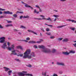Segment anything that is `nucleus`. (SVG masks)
I'll use <instances>...</instances> for the list:
<instances>
[{
	"instance_id": "9",
	"label": "nucleus",
	"mask_w": 76,
	"mask_h": 76,
	"mask_svg": "<svg viewBox=\"0 0 76 76\" xmlns=\"http://www.w3.org/2000/svg\"><path fill=\"white\" fill-rule=\"evenodd\" d=\"M62 41L64 42H66L68 41H69V39L67 38H65V39H64Z\"/></svg>"
},
{
	"instance_id": "48",
	"label": "nucleus",
	"mask_w": 76,
	"mask_h": 76,
	"mask_svg": "<svg viewBox=\"0 0 76 76\" xmlns=\"http://www.w3.org/2000/svg\"><path fill=\"white\" fill-rule=\"evenodd\" d=\"M34 48H37V45H34Z\"/></svg>"
},
{
	"instance_id": "32",
	"label": "nucleus",
	"mask_w": 76,
	"mask_h": 76,
	"mask_svg": "<svg viewBox=\"0 0 76 76\" xmlns=\"http://www.w3.org/2000/svg\"><path fill=\"white\" fill-rule=\"evenodd\" d=\"M0 10L1 11H4V10H6L5 9H3V8H0Z\"/></svg>"
},
{
	"instance_id": "58",
	"label": "nucleus",
	"mask_w": 76,
	"mask_h": 76,
	"mask_svg": "<svg viewBox=\"0 0 76 76\" xmlns=\"http://www.w3.org/2000/svg\"><path fill=\"white\" fill-rule=\"evenodd\" d=\"M49 26H50V27H53V26L52 25H48Z\"/></svg>"
},
{
	"instance_id": "24",
	"label": "nucleus",
	"mask_w": 76,
	"mask_h": 76,
	"mask_svg": "<svg viewBox=\"0 0 76 76\" xmlns=\"http://www.w3.org/2000/svg\"><path fill=\"white\" fill-rule=\"evenodd\" d=\"M53 17H55V18H58L59 17V15H54L53 16Z\"/></svg>"
},
{
	"instance_id": "7",
	"label": "nucleus",
	"mask_w": 76,
	"mask_h": 76,
	"mask_svg": "<svg viewBox=\"0 0 76 76\" xmlns=\"http://www.w3.org/2000/svg\"><path fill=\"white\" fill-rule=\"evenodd\" d=\"M5 37H3L0 38V43L2 44L5 41Z\"/></svg>"
},
{
	"instance_id": "52",
	"label": "nucleus",
	"mask_w": 76,
	"mask_h": 76,
	"mask_svg": "<svg viewBox=\"0 0 76 76\" xmlns=\"http://www.w3.org/2000/svg\"><path fill=\"white\" fill-rule=\"evenodd\" d=\"M43 39H40V42H42V41H43Z\"/></svg>"
},
{
	"instance_id": "12",
	"label": "nucleus",
	"mask_w": 76,
	"mask_h": 76,
	"mask_svg": "<svg viewBox=\"0 0 76 76\" xmlns=\"http://www.w3.org/2000/svg\"><path fill=\"white\" fill-rule=\"evenodd\" d=\"M30 56H31V58H32V57H35V54L34 52H32L30 54Z\"/></svg>"
},
{
	"instance_id": "20",
	"label": "nucleus",
	"mask_w": 76,
	"mask_h": 76,
	"mask_svg": "<svg viewBox=\"0 0 76 76\" xmlns=\"http://www.w3.org/2000/svg\"><path fill=\"white\" fill-rule=\"evenodd\" d=\"M56 49H52V53H56Z\"/></svg>"
},
{
	"instance_id": "26",
	"label": "nucleus",
	"mask_w": 76,
	"mask_h": 76,
	"mask_svg": "<svg viewBox=\"0 0 76 76\" xmlns=\"http://www.w3.org/2000/svg\"><path fill=\"white\" fill-rule=\"evenodd\" d=\"M13 17L14 18H17L18 17V15L17 14H14L13 15Z\"/></svg>"
},
{
	"instance_id": "39",
	"label": "nucleus",
	"mask_w": 76,
	"mask_h": 76,
	"mask_svg": "<svg viewBox=\"0 0 76 76\" xmlns=\"http://www.w3.org/2000/svg\"><path fill=\"white\" fill-rule=\"evenodd\" d=\"M3 28H4V27L3 26H2L1 25H0V28L1 29H3Z\"/></svg>"
},
{
	"instance_id": "46",
	"label": "nucleus",
	"mask_w": 76,
	"mask_h": 76,
	"mask_svg": "<svg viewBox=\"0 0 76 76\" xmlns=\"http://www.w3.org/2000/svg\"><path fill=\"white\" fill-rule=\"evenodd\" d=\"M23 13V12H19V11L17 12L16 13Z\"/></svg>"
},
{
	"instance_id": "45",
	"label": "nucleus",
	"mask_w": 76,
	"mask_h": 76,
	"mask_svg": "<svg viewBox=\"0 0 76 76\" xmlns=\"http://www.w3.org/2000/svg\"><path fill=\"white\" fill-rule=\"evenodd\" d=\"M35 7H37V8H38V9H40L39 7V6L38 5H36Z\"/></svg>"
},
{
	"instance_id": "13",
	"label": "nucleus",
	"mask_w": 76,
	"mask_h": 76,
	"mask_svg": "<svg viewBox=\"0 0 76 76\" xmlns=\"http://www.w3.org/2000/svg\"><path fill=\"white\" fill-rule=\"evenodd\" d=\"M4 70L5 72H9V70H10V69L7 67H4Z\"/></svg>"
},
{
	"instance_id": "23",
	"label": "nucleus",
	"mask_w": 76,
	"mask_h": 76,
	"mask_svg": "<svg viewBox=\"0 0 76 76\" xmlns=\"http://www.w3.org/2000/svg\"><path fill=\"white\" fill-rule=\"evenodd\" d=\"M11 44V43L10 42H7V45L8 46V47H10V45Z\"/></svg>"
},
{
	"instance_id": "30",
	"label": "nucleus",
	"mask_w": 76,
	"mask_h": 76,
	"mask_svg": "<svg viewBox=\"0 0 76 76\" xmlns=\"http://www.w3.org/2000/svg\"><path fill=\"white\" fill-rule=\"evenodd\" d=\"M46 34L47 35H51V33L50 32H47L46 33Z\"/></svg>"
},
{
	"instance_id": "38",
	"label": "nucleus",
	"mask_w": 76,
	"mask_h": 76,
	"mask_svg": "<svg viewBox=\"0 0 76 76\" xmlns=\"http://www.w3.org/2000/svg\"><path fill=\"white\" fill-rule=\"evenodd\" d=\"M4 18V16L3 15H1L0 16V19H1V18Z\"/></svg>"
},
{
	"instance_id": "47",
	"label": "nucleus",
	"mask_w": 76,
	"mask_h": 76,
	"mask_svg": "<svg viewBox=\"0 0 76 76\" xmlns=\"http://www.w3.org/2000/svg\"><path fill=\"white\" fill-rule=\"evenodd\" d=\"M53 76H58V75H57L56 74H54Z\"/></svg>"
},
{
	"instance_id": "50",
	"label": "nucleus",
	"mask_w": 76,
	"mask_h": 76,
	"mask_svg": "<svg viewBox=\"0 0 76 76\" xmlns=\"http://www.w3.org/2000/svg\"><path fill=\"white\" fill-rule=\"evenodd\" d=\"M15 60H16V61H20V60H19V59H15Z\"/></svg>"
},
{
	"instance_id": "44",
	"label": "nucleus",
	"mask_w": 76,
	"mask_h": 76,
	"mask_svg": "<svg viewBox=\"0 0 76 76\" xmlns=\"http://www.w3.org/2000/svg\"><path fill=\"white\" fill-rule=\"evenodd\" d=\"M20 19H22V18H23V16H22V15L20 16Z\"/></svg>"
},
{
	"instance_id": "6",
	"label": "nucleus",
	"mask_w": 76,
	"mask_h": 76,
	"mask_svg": "<svg viewBox=\"0 0 76 76\" xmlns=\"http://www.w3.org/2000/svg\"><path fill=\"white\" fill-rule=\"evenodd\" d=\"M40 17L42 18V19L43 20H51V19L50 17H48V18H45V16L42 15H40Z\"/></svg>"
},
{
	"instance_id": "28",
	"label": "nucleus",
	"mask_w": 76,
	"mask_h": 76,
	"mask_svg": "<svg viewBox=\"0 0 76 76\" xmlns=\"http://www.w3.org/2000/svg\"><path fill=\"white\" fill-rule=\"evenodd\" d=\"M66 26V25L58 26L57 27V28H62V27H63V26Z\"/></svg>"
},
{
	"instance_id": "29",
	"label": "nucleus",
	"mask_w": 76,
	"mask_h": 76,
	"mask_svg": "<svg viewBox=\"0 0 76 76\" xmlns=\"http://www.w3.org/2000/svg\"><path fill=\"white\" fill-rule=\"evenodd\" d=\"M64 63L63 62H61V64L60 65L61 66H64Z\"/></svg>"
},
{
	"instance_id": "27",
	"label": "nucleus",
	"mask_w": 76,
	"mask_h": 76,
	"mask_svg": "<svg viewBox=\"0 0 76 76\" xmlns=\"http://www.w3.org/2000/svg\"><path fill=\"white\" fill-rule=\"evenodd\" d=\"M70 29H71V30H72V31H74L75 30V28L71 27L70 28Z\"/></svg>"
},
{
	"instance_id": "4",
	"label": "nucleus",
	"mask_w": 76,
	"mask_h": 76,
	"mask_svg": "<svg viewBox=\"0 0 76 76\" xmlns=\"http://www.w3.org/2000/svg\"><path fill=\"white\" fill-rule=\"evenodd\" d=\"M17 51V52H18V53L19 52V51L18 50H13L12 51V53L11 54V55H12V54H13L14 55H15V56H17L18 57H19L20 56V57H23V54L21 53L20 54L17 55V53L16 52Z\"/></svg>"
},
{
	"instance_id": "49",
	"label": "nucleus",
	"mask_w": 76,
	"mask_h": 76,
	"mask_svg": "<svg viewBox=\"0 0 76 76\" xmlns=\"http://www.w3.org/2000/svg\"><path fill=\"white\" fill-rule=\"evenodd\" d=\"M41 30L44 32H45V31L44 30V29L43 28H41Z\"/></svg>"
},
{
	"instance_id": "36",
	"label": "nucleus",
	"mask_w": 76,
	"mask_h": 76,
	"mask_svg": "<svg viewBox=\"0 0 76 76\" xmlns=\"http://www.w3.org/2000/svg\"><path fill=\"white\" fill-rule=\"evenodd\" d=\"M27 76H33V75L32 74H28Z\"/></svg>"
},
{
	"instance_id": "33",
	"label": "nucleus",
	"mask_w": 76,
	"mask_h": 76,
	"mask_svg": "<svg viewBox=\"0 0 76 76\" xmlns=\"http://www.w3.org/2000/svg\"><path fill=\"white\" fill-rule=\"evenodd\" d=\"M63 39V38H58V41H61V40Z\"/></svg>"
},
{
	"instance_id": "61",
	"label": "nucleus",
	"mask_w": 76,
	"mask_h": 76,
	"mask_svg": "<svg viewBox=\"0 0 76 76\" xmlns=\"http://www.w3.org/2000/svg\"><path fill=\"white\" fill-rule=\"evenodd\" d=\"M30 7L31 8V9H34V8H33V7H31L30 6V7Z\"/></svg>"
},
{
	"instance_id": "42",
	"label": "nucleus",
	"mask_w": 76,
	"mask_h": 76,
	"mask_svg": "<svg viewBox=\"0 0 76 76\" xmlns=\"http://www.w3.org/2000/svg\"><path fill=\"white\" fill-rule=\"evenodd\" d=\"M26 39L27 40H28V41H29V40H30V38H29V37H27L26 38Z\"/></svg>"
},
{
	"instance_id": "31",
	"label": "nucleus",
	"mask_w": 76,
	"mask_h": 76,
	"mask_svg": "<svg viewBox=\"0 0 76 76\" xmlns=\"http://www.w3.org/2000/svg\"><path fill=\"white\" fill-rule=\"evenodd\" d=\"M50 39H53L55 38V37L54 36H52L50 37Z\"/></svg>"
},
{
	"instance_id": "51",
	"label": "nucleus",
	"mask_w": 76,
	"mask_h": 76,
	"mask_svg": "<svg viewBox=\"0 0 76 76\" xmlns=\"http://www.w3.org/2000/svg\"><path fill=\"white\" fill-rule=\"evenodd\" d=\"M53 11H54V12H58V11L57 10H53Z\"/></svg>"
},
{
	"instance_id": "10",
	"label": "nucleus",
	"mask_w": 76,
	"mask_h": 76,
	"mask_svg": "<svg viewBox=\"0 0 76 76\" xmlns=\"http://www.w3.org/2000/svg\"><path fill=\"white\" fill-rule=\"evenodd\" d=\"M28 31L29 32H31V33H33V34H35V35H37V33L35 32L34 31L31 30H28Z\"/></svg>"
},
{
	"instance_id": "15",
	"label": "nucleus",
	"mask_w": 76,
	"mask_h": 76,
	"mask_svg": "<svg viewBox=\"0 0 76 76\" xmlns=\"http://www.w3.org/2000/svg\"><path fill=\"white\" fill-rule=\"evenodd\" d=\"M12 72V70H9L7 72L8 75H11V74Z\"/></svg>"
},
{
	"instance_id": "55",
	"label": "nucleus",
	"mask_w": 76,
	"mask_h": 76,
	"mask_svg": "<svg viewBox=\"0 0 76 76\" xmlns=\"http://www.w3.org/2000/svg\"><path fill=\"white\" fill-rule=\"evenodd\" d=\"M23 41H25V42H28V40H23Z\"/></svg>"
},
{
	"instance_id": "11",
	"label": "nucleus",
	"mask_w": 76,
	"mask_h": 76,
	"mask_svg": "<svg viewBox=\"0 0 76 76\" xmlns=\"http://www.w3.org/2000/svg\"><path fill=\"white\" fill-rule=\"evenodd\" d=\"M17 49H20L21 50H23V48L21 46H18L17 47Z\"/></svg>"
},
{
	"instance_id": "2",
	"label": "nucleus",
	"mask_w": 76,
	"mask_h": 76,
	"mask_svg": "<svg viewBox=\"0 0 76 76\" xmlns=\"http://www.w3.org/2000/svg\"><path fill=\"white\" fill-rule=\"evenodd\" d=\"M2 48H3L4 49H7L8 50L10 51H11L12 50H14L15 49H14L15 48V45H11V47H7V44H6V42H4L3 45L1 46Z\"/></svg>"
},
{
	"instance_id": "1",
	"label": "nucleus",
	"mask_w": 76,
	"mask_h": 76,
	"mask_svg": "<svg viewBox=\"0 0 76 76\" xmlns=\"http://www.w3.org/2000/svg\"><path fill=\"white\" fill-rule=\"evenodd\" d=\"M31 53V50L30 49H27L23 53L24 56H23V58H27L29 59L31 58V56H30Z\"/></svg>"
},
{
	"instance_id": "22",
	"label": "nucleus",
	"mask_w": 76,
	"mask_h": 76,
	"mask_svg": "<svg viewBox=\"0 0 76 76\" xmlns=\"http://www.w3.org/2000/svg\"><path fill=\"white\" fill-rule=\"evenodd\" d=\"M70 53H73L74 54V53H75V51H72L71 50L69 52V54Z\"/></svg>"
},
{
	"instance_id": "57",
	"label": "nucleus",
	"mask_w": 76,
	"mask_h": 76,
	"mask_svg": "<svg viewBox=\"0 0 76 76\" xmlns=\"http://www.w3.org/2000/svg\"><path fill=\"white\" fill-rule=\"evenodd\" d=\"M3 14V12L2 11H0V15Z\"/></svg>"
},
{
	"instance_id": "35",
	"label": "nucleus",
	"mask_w": 76,
	"mask_h": 76,
	"mask_svg": "<svg viewBox=\"0 0 76 76\" xmlns=\"http://www.w3.org/2000/svg\"><path fill=\"white\" fill-rule=\"evenodd\" d=\"M66 20H67V21L68 20V21H69V22L71 21V22H72V21H73V20H72L70 19H68Z\"/></svg>"
},
{
	"instance_id": "21",
	"label": "nucleus",
	"mask_w": 76,
	"mask_h": 76,
	"mask_svg": "<svg viewBox=\"0 0 76 76\" xmlns=\"http://www.w3.org/2000/svg\"><path fill=\"white\" fill-rule=\"evenodd\" d=\"M24 4L26 7H30V6H29V5H28L27 4L25 3H24Z\"/></svg>"
},
{
	"instance_id": "3",
	"label": "nucleus",
	"mask_w": 76,
	"mask_h": 76,
	"mask_svg": "<svg viewBox=\"0 0 76 76\" xmlns=\"http://www.w3.org/2000/svg\"><path fill=\"white\" fill-rule=\"evenodd\" d=\"M39 48H42V51L45 53H51V50L45 48V46L43 45L38 46Z\"/></svg>"
},
{
	"instance_id": "63",
	"label": "nucleus",
	"mask_w": 76,
	"mask_h": 76,
	"mask_svg": "<svg viewBox=\"0 0 76 76\" xmlns=\"http://www.w3.org/2000/svg\"><path fill=\"white\" fill-rule=\"evenodd\" d=\"M39 12H42V10H41V9H40V8L39 9Z\"/></svg>"
},
{
	"instance_id": "41",
	"label": "nucleus",
	"mask_w": 76,
	"mask_h": 76,
	"mask_svg": "<svg viewBox=\"0 0 76 76\" xmlns=\"http://www.w3.org/2000/svg\"><path fill=\"white\" fill-rule=\"evenodd\" d=\"M7 23H12V21H11L7 20Z\"/></svg>"
},
{
	"instance_id": "8",
	"label": "nucleus",
	"mask_w": 76,
	"mask_h": 76,
	"mask_svg": "<svg viewBox=\"0 0 76 76\" xmlns=\"http://www.w3.org/2000/svg\"><path fill=\"white\" fill-rule=\"evenodd\" d=\"M4 14H6V15L10 14V15H12L13 14V12H10L9 11H4Z\"/></svg>"
},
{
	"instance_id": "56",
	"label": "nucleus",
	"mask_w": 76,
	"mask_h": 76,
	"mask_svg": "<svg viewBox=\"0 0 76 76\" xmlns=\"http://www.w3.org/2000/svg\"><path fill=\"white\" fill-rule=\"evenodd\" d=\"M14 31H15V32H16V31H18V30H16V29H14Z\"/></svg>"
},
{
	"instance_id": "14",
	"label": "nucleus",
	"mask_w": 76,
	"mask_h": 76,
	"mask_svg": "<svg viewBox=\"0 0 76 76\" xmlns=\"http://www.w3.org/2000/svg\"><path fill=\"white\" fill-rule=\"evenodd\" d=\"M63 54H64V55H66V56H67L69 55L70 54L69 52L68 53L67 52H63Z\"/></svg>"
},
{
	"instance_id": "40",
	"label": "nucleus",
	"mask_w": 76,
	"mask_h": 76,
	"mask_svg": "<svg viewBox=\"0 0 76 76\" xmlns=\"http://www.w3.org/2000/svg\"><path fill=\"white\" fill-rule=\"evenodd\" d=\"M27 66L29 67H32V65L30 64H29L27 65Z\"/></svg>"
},
{
	"instance_id": "54",
	"label": "nucleus",
	"mask_w": 76,
	"mask_h": 76,
	"mask_svg": "<svg viewBox=\"0 0 76 76\" xmlns=\"http://www.w3.org/2000/svg\"><path fill=\"white\" fill-rule=\"evenodd\" d=\"M72 22H74V23H76V21L73 20L72 21Z\"/></svg>"
},
{
	"instance_id": "37",
	"label": "nucleus",
	"mask_w": 76,
	"mask_h": 76,
	"mask_svg": "<svg viewBox=\"0 0 76 76\" xmlns=\"http://www.w3.org/2000/svg\"><path fill=\"white\" fill-rule=\"evenodd\" d=\"M46 31L48 32V31H50V29L48 28H47L46 29Z\"/></svg>"
},
{
	"instance_id": "64",
	"label": "nucleus",
	"mask_w": 76,
	"mask_h": 76,
	"mask_svg": "<svg viewBox=\"0 0 76 76\" xmlns=\"http://www.w3.org/2000/svg\"><path fill=\"white\" fill-rule=\"evenodd\" d=\"M10 26H13L12 24H9Z\"/></svg>"
},
{
	"instance_id": "25",
	"label": "nucleus",
	"mask_w": 76,
	"mask_h": 76,
	"mask_svg": "<svg viewBox=\"0 0 76 76\" xmlns=\"http://www.w3.org/2000/svg\"><path fill=\"white\" fill-rule=\"evenodd\" d=\"M20 28H22V29H26V28L23 26H20Z\"/></svg>"
},
{
	"instance_id": "59",
	"label": "nucleus",
	"mask_w": 76,
	"mask_h": 76,
	"mask_svg": "<svg viewBox=\"0 0 76 76\" xmlns=\"http://www.w3.org/2000/svg\"><path fill=\"white\" fill-rule=\"evenodd\" d=\"M6 26V27H9V26H10L9 24L6 25V26Z\"/></svg>"
},
{
	"instance_id": "18",
	"label": "nucleus",
	"mask_w": 76,
	"mask_h": 76,
	"mask_svg": "<svg viewBox=\"0 0 76 76\" xmlns=\"http://www.w3.org/2000/svg\"><path fill=\"white\" fill-rule=\"evenodd\" d=\"M23 18L25 19H28L29 18V16L28 15L24 16Z\"/></svg>"
},
{
	"instance_id": "19",
	"label": "nucleus",
	"mask_w": 76,
	"mask_h": 76,
	"mask_svg": "<svg viewBox=\"0 0 76 76\" xmlns=\"http://www.w3.org/2000/svg\"><path fill=\"white\" fill-rule=\"evenodd\" d=\"M36 42L34 41H29L28 42V43H30L31 44H34V43H35Z\"/></svg>"
},
{
	"instance_id": "17",
	"label": "nucleus",
	"mask_w": 76,
	"mask_h": 76,
	"mask_svg": "<svg viewBox=\"0 0 76 76\" xmlns=\"http://www.w3.org/2000/svg\"><path fill=\"white\" fill-rule=\"evenodd\" d=\"M42 75L44 76H46V75H47V72H43L42 73Z\"/></svg>"
},
{
	"instance_id": "62",
	"label": "nucleus",
	"mask_w": 76,
	"mask_h": 76,
	"mask_svg": "<svg viewBox=\"0 0 76 76\" xmlns=\"http://www.w3.org/2000/svg\"><path fill=\"white\" fill-rule=\"evenodd\" d=\"M66 0H60L61 1H66Z\"/></svg>"
},
{
	"instance_id": "60",
	"label": "nucleus",
	"mask_w": 76,
	"mask_h": 76,
	"mask_svg": "<svg viewBox=\"0 0 76 76\" xmlns=\"http://www.w3.org/2000/svg\"><path fill=\"white\" fill-rule=\"evenodd\" d=\"M73 45L74 46V47H76V43L75 44H73Z\"/></svg>"
},
{
	"instance_id": "16",
	"label": "nucleus",
	"mask_w": 76,
	"mask_h": 76,
	"mask_svg": "<svg viewBox=\"0 0 76 76\" xmlns=\"http://www.w3.org/2000/svg\"><path fill=\"white\" fill-rule=\"evenodd\" d=\"M39 12V11H37L36 9H35L34 10V13H36L37 14H38Z\"/></svg>"
},
{
	"instance_id": "5",
	"label": "nucleus",
	"mask_w": 76,
	"mask_h": 76,
	"mask_svg": "<svg viewBox=\"0 0 76 76\" xmlns=\"http://www.w3.org/2000/svg\"><path fill=\"white\" fill-rule=\"evenodd\" d=\"M27 71H23L22 72H18V75L20 76H27Z\"/></svg>"
},
{
	"instance_id": "43",
	"label": "nucleus",
	"mask_w": 76,
	"mask_h": 76,
	"mask_svg": "<svg viewBox=\"0 0 76 76\" xmlns=\"http://www.w3.org/2000/svg\"><path fill=\"white\" fill-rule=\"evenodd\" d=\"M43 20V19H42V18H38V20Z\"/></svg>"
},
{
	"instance_id": "34",
	"label": "nucleus",
	"mask_w": 76,
	"mask_h": 76,
	"mask_svg": "<svg viewBox=\"0 0 76 76\" xmlns=\"http://www.w3.org/2000/svg\"><path fill=\"white\" fill-rule=\"evenodd\" d=\"M61 63V62H57L56 63L57 65H60V64Z\"/></svg>"
},
{
	"instance_id": "53",
	"label": "nucleus",
	"mask_w": 76,
	"mask_h": 76,
	"mask_svg": "<svg viewBox=\"0 0 76 76\" xmlns=\"http://www.w3.org/2000/svg\"><path fill=\"white\" fill-rule=\"evenodd\" d=\"M37 43H38V44H39V43H41V42L40 41H37Z\"/></svg>"
}]
</instances>
